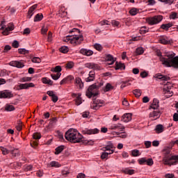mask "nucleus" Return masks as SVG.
<instances>
[{
    "label": "nucleus",
    "instance_id": "nucleus-1",
    "mask_svg": "<svg viewBox=\"0 0 178 178\" xmlns=\"http://www.w3.org/2000/svg\"><path fill=\"white\" fill-rule=\"evenodd\" d=\"M157 59L161 62L162 65H165L167 67H174L178 69V56L175 57V53H172L168 55V58L162 56V52L161 50H156Z\"/></svg>",
    "mask_w": 178,
    "mask_h": 178
},
{
    "label": "nucleus",
    "instance_id": "nucleus-2",
    "mask_svg": "<svg viewBox=\"0 0 178 178\" xmlns=\"http://www.w3.org/2000/svg\"><path fill=\"white\" fill-rule=\"evenodd\" d=\"M163 154L164 155L163 159L164 165H168V166L177 165L178 156H172V147H165L163 150Z\"/></svg>",
    "mask_w": 178,
    "mask_h": 178
},
{
    "label": "nucleus",
    "instance_id": "nucleus-3",
    "mask_svg": "<svg viewBox=\"0 0 178 178\" xmlns=\"http://www.w3.org/2000/svg\"><path fill=\"white\" fill-rule=\"evenodd\" d=\"M65 140L76 144V143H81L83 135L77 131L76 129H70L65 134Z\"/></svg>",
    "mask_w": 178,
    "mask_h": 178
},
{
    "label": "nucleus",
    "instance_id": "nucleus-4",
    "mask_svg": "<svg viewBox=\"0 0 178 178\" xmlns=\"http://www.w3.org/2000/svg\"><path fill=\"white\" fill-rule=\"evenodd\" d=\"M69 33L70 34H73L71 36L70 44L74 47L80 45L84 41V37L80 34V30L78 29L74 28Z\"/></svg>",
    "mask_w": 178,
    "mask_h": 178
},
{
    "label": "nucleus",
    "instance_id": "nucleus-5",
    "mask_svg": "<svg viewBox=\"0 0 178 178\" xmlns=\"http://www.w3.org/2000/svg\"><path fill=\"white\" fill-rule=\"evenodd\" d=\"M86 95L88 98H92V97L98 95V86L96 84L90 86L86 90Z\"/></svg>",
    "mask_w": 178,
    "mask_h": 178
},
{
    "label": "nucleus",
    "instance_id": "nucleus-6",
    "mask_svg": "<svg viewBox=\"0 0 178 178\" xmlns=\"http://www.w3.org/2000/svg\"><path fill=\"white\" fill-rule=\"evenodd\" d=\"M4 24H5V22L3 21L0 22V26H1V30L2 31V34L3 35H9V33H10V31H13L15 27L13 26V25L11 24L7 26L6 28H5V26H3Z\"/></svg>",
    "mask_w": 178,
    "mask_h": 178
},
{
    "label": "nucleus",
    "instance_id": "nucleus-7",
    "mask_svg": "<svg viewBox=\"0 0 178 178\" xmlns=\"http://www.w3.org/2000/svg\"><path fill=\"white\" fill-rule=\"evenodd\" d=\"M102 106H105V102L104 100H96L91 104L90 108L95 111H98Z\"/></svg>",
    "mask_w": 178,
    "mask_h": 178
},
{
    "label": "nucleus",
    "instance_id": "nucleus-8",
    "mask_svg": "<svg viewBox=\"0 0 178 178\" xmlns=\"http://www.w3.org/2000/svg\"><path fill=\"white\" fill-rule=\"evenodd\" d=\"M138 162L139 165H147V166H152L154 165V160L152 159H147L145 157L139 159Z\"/></svg>",
    "mask_w": 178,
    "mask_h": 178
},
{
    "label": "nucleus",
    "instance_id": "nucleus-9",
    "mask_svg": "<svg viewBox=\"0 0 178 178\" xmlns=\"http://www.w3.org/2000/svg\"><path fill=\"white\" fill-rule=\"evenodd\" d=\"M156 99H154L152 103H151L150 106H149V110L152 111L149 113V118H155L156 116Z\"/></svg>",
    "mask_w": 178,
    "mask_h": 178
},
{
    "label": "nucleus",
    "instance_id": "nucleus-10",
    "mask_svg": "<svg viewBox=\"0 0 178 178\" xmlns=\"http://www.w3.org/2000/svg\"><path fill=\"white\" fill-rule=\"evenodd\" d=\"M13 98V93L9 90H4L0 91V99H10Z\"/></svg>",
    "mask_w": 178,
    "mask_h": 178
},
{
    "label": "nucleus",
    "instance_id": "nucleus-11",
    "mask_svg": "<svg viewBox=\"0 0 178 178\" xmlns=\"http://www.w3.org/2000/svg\"><path fill=\"white\" fill-rule=\"evenodd\" d=\"M109 130H119L120 131H123L124 130V126L120 123L118 124H110L108 126Z\"/></svg>",
    "mask_w": 178,
    "mask_h": 178
},
{
    "label": "nucleus",
    "instance_id": "nucleus-12",
    "mask_svg": "<svg viewBox=\"0 0 178 178\" xmlns=\"http://www.w3.org/2000/svg\"><path fill=\"white\" fill-rule=\"evenodd\" d=\"M10 66H13V67H17L18 69H22V67H24V61L23 60H13L9 63Z\"/></svg>",
    "mask_w": 178,
    "mask_h": 178
},
{
    "label": "nucleus",
    "instance_id": "nucleus-13",
    "mask_svg": "<svg viewBox=\"0 0 178 178\" xmlns=\"http://www.w3.org/2000/svg\"><path fill=\"white\" fill-rule=\"evenodd\" d=\"M158 41L160 44H163L164 45H168L171 42L170 39L165 35L159 36L158 38Z\"/></svg>",
    "mask_w": 178,
    "mask_h": 178
},
{
    "label": "nucleus",
    "instance_id": "nucleus-14",
    "mask_svg": "<svg viewBox=\"0 0 178 178\" xmlns=\"http://www.w3.org/2000/svg\"><path fill=\"white\" fill-rule=\"evenodd\" d=\"M72 80H74V76H73V75H69L61 80L60 84V86H63V84H70L72 83Z\"/></svg>",
    "mask_w": 178,
    "mask_h": 178
},
{
    "label": "nucleus",
    "instance_id": "nucleus-15",
    "mask_svg": "<svg viewBox=\"0 0 178 178\" xmlns=\"http://www.w3.org/2000/svg\"><path fill=\"white\" fill-rule=\"evenodd\" d=\"M72 97L76 98L75 99V104L76 105H81L83 104V99H81V93H73Z\"/></svg>",
    "mask_w": 178,
    "mask_h": 178
},
{
    "label": "nucleus",
    "instance_id": "nucleus-16",
    "mask_svg": "<svg viewBox=\"0 0 178 178\" xmlns=\"http://www.w3.org/2000/svg\"><path fill=\"white\" fill-rule=\"evenodd\" d=\"M79 54H81V55H84L85 56H91L92 55H94V51L87 49H81Z\"/></svg>",
    "mask_w": 178,
    "mask_h": 178
},
{
    "label": "nucleus",
    "instance_id": "nucleus-17",
    "mask_svg": "<svg viewBox=\"0 0 178 178\" xmlns=\"http://www.w3.org/2000/svg\"><path fill=\"white\" fill-rule=\"evenodd\" d=\"M103 151H108V154H113L115 152V146L113 143H109L106 147H103Z\"/></svg>",
    "mask_w": 178,
    "mask_h": 178
},
{
    "label": "nucleus",
    "instance_id": "nucleus-18",
    "mask_svg": "<svg viewBox=\"0 0 178 178\" xmlns=\"http://www.w3.org/2000/svg\"><path fill=\"white\" fill-rule=\"evenodd\" d=\"M131 116H133V115L130 113H125L122 116L121 120L125 123H129V122L131 120Z\"/></svg>",
    "mask_w": 178,
    "mask_h": 178
},
{
    "label": "nucleus",
    "instance_id": "nucleus-19",
    "mask_svg": "<svg viewBox=\"0 0 178 178\" xmlns=\"http://www.w3.org/2000/svg\"><path fill=\"white\" fill-rule=\"evenodd\" d=\"M38 6V4H35L32 6L31 8H29V10L28 11V15H27L28 19H31V17L33 16V15H34V10L37 9Z\"/></svg>",
    "mask_w": 178,
    "mask_h": 178
},
{
    "label": "nucleus",
    "instance_id": "nucleus-20",
    "mask_svg": "<svg viewBox=\"0 0 178 178\" xmlns=\"http://www.w3.org/2000/svg\"><path fill=\"white\" fill-rule=\"evenodd\" d=\"M74 84L76 87H79V88L80 89L84 87V83H83V81H81V78L80 77L75 78Z\"/></svg>",
    "mask_w": 178,
    "mask_h": 178
},
{
    "label": "nucleus",
    "instance_id": "nucleus-21",
    "mask_svg": "<svg viewBox=\"0 0 178 178\" xmlns=\"http://www.w3.org/2000/svg\"><path fill=\"white\" fill-rule=\"evenodd\" d=\"M106 60L108 65H113L116 62V58H113V56L108 54L106 56Z\"/></svg>",
    "mask_w": 178,
    "mask_h": 178
},
{
    "label": "nucleus",
    "instance_id": "nucleus-22",
    "mask_svg": "<svg viewBox=\"0 0 178 178\" xmlns=\"http://www.w3.org/2000/svg\"><path fill=\"white\" fill-rule=\"evenodd\" d=\"M47 95L49 97H51V101H53L54 102H58V96H56V95H55V93H54V91L52 90H49L47 92Z\"/></svg>",
    "mask_w": 178,
    "mask_h": 178
},
{
    "label": "nucleus",
    "instance_id": "nucleus-23",
    "mask_svg": "<svg viewBox=\"0 0 178 178\" xmlns=\"http://www.w3.org/2000/svg\"><path fill=\"white\" fill-rule=\"evenodd\" d=\"M84 134H98L99 133V129L95 128L93 129H86L83 131Z\"/></svg>",
    "mask_w": 178,
    "mask_h": 178
},
{
    "label": "nucleus",
    "instance_id": "nucleus-24",
    "mask_svg": "<svg viewBox=\"0 0 178 178\" xmlns=\"http://www.w3.org/2000/svg\"><path fill=\"white\" fill-rule=\"evenodd\" d=\"M129 13L131 16H136V15H138L140 13V8H131L129 10Z\"/></svg>",
    "mask_w": 178,
    "mask_h": 178
},
{
    "label": "nucleus",
    "instance_id": "nucleus-25",
    "mask_svg": "<svg viewBox=\"0 0 178 178\" xmlns=\"http://www.w3.org/2000/svg\"><path fill=\"white\" fill-rule=\"evenodd\" d=\"M163 91L167 98H170L173 95V92L170 91V88L166 86H164Z\"/></svg>",
    "mask_w": 178,
    "mask_h": 178
},
{
    "label": "nucleus",
    "instance_id": "nucleus-26",
    "mask_svg": "<svg viewBox=\"0 0 178 178\" xmlns=\"http://www.w3.org/2000/svg\"><path fill=\"white\" fill-rule=\"evenodd\" d=\"M146 22L150 26H154V24H156V16L147 18Z\"/></svg>",
    "mask_w": 178,
    "mask_h": 178
},
{
    "label": "nucleus",
    "instance_id": "nucleus-27",
    "mask_svg": "<svg viewBox=\"0 0 178 178\" xmlns=\"http://www.w3.org/2000/svg\"><path fill=\"white\" fill-rule=\"evenodd\" d=\"M156 79H158L159 80H161V81H168L170 80V77L166 75L161 74H156Z\"/></svg>",
    "mask_w": 178,
    "mask_h": 178
},
{
    "label": "nucleus",
    "instance_id": "nucleus-28",
    "mask_svg": "<svg viewBox=\"0 0 178 178\" xmlns=\"http://www.w3.org/2000/svg\"><path fill=\"white\" fill-rule=\"evenodd\" d=\"M94 80H95V72L90 71L89 72V76L86 79V81L87 82L94 81Z\"/></svg>",
    "mask_w": 178,
    "mask_h": 178
},
{
    "label": "nucleus",
    "instance_id": "nucleus-29",
    "mask_svg": "<svg viewBox=\"0 0 178 178\" xmlns=\"http://www.w3.org/2000/svg\"><path fill=\"white\" fill-rule=\"evenodd\" d=\"M62 166V164H60L58 161H51L48 165V168H60Z\"/></svg>",
    "mask_w": 178,
    "mask_h": 178
},
{
    "label": "nucleus",
    "instance_id": "nucleus-30",
    "mask_svg": "<svg viewBox=\"0 0 178 178\" xmlns=\"http://www.w3.org/2000/svg\"><path fill=\"white\" fill-rule=\"evenodd\" d=\"M126 69V65H124V63H115V70H124Z\"/></svg>",
    "mask_w": 178,
    "mask_h": 178
},
{
    "label": "nucleus",
    "instance_id": "nucleus-31",
    "mask_svg": "<svg viewBox=\"0 0 178 178\" xmlns=\"http://www.w3.org/2000/svg\"><path fill=\"white\" fill-rule=\"evenodd\" d=\"M109 155H112V154H109V152H103L101 154L100 158L102 161H106L109 159Z\"/></svg>",
    "mask_w": 178,
    "mask_h": 178
},
{
    "label": "nucleus",
    "instance_id": "nucleus-32",
    "mask_svg": "<svg viewBox=\"0 0 178 178\" xmlns=\"http://www.w3.org/2000/svg\"><path fill=\"white\" fill-rule=\"evenodd\" d=\"M86 67H88V69H94V70L98 69V64H95L94 63H88L86 64Z\"/></svg>",
    "mask_w": 178,
    "mask_h": 178
},
{
    "label": "nucleus",
    "instance_id": "nucleus-33",
    "mask_svg": "<svg viewBox=\"0 0 178 178\" xmlns=\"http://www.w3.org/2000/svg\"><path fill=\"white\" fill-rule=\"evenodd\" d=\"M81 143H83L85 145H94V140L84 139L83 138L81 139Z\"/></svg>",
    "mask_w": 178,
    "mask_h": 178
},
{
    "label": "nucleus",
    "instance_id": "nucleus-34",
    "mask_svg": "<svg viewBox=\"0 0 178 178\" xmlns=\"http://www.w3.org/2000/svg\"><path fill=\"white\" fill-rule=\"evenodd\" d=\"M42 83H43V84H49V86H52L54 84V81L47 77L42 79Z\"/></svg>",
    "mask_w": 178,
    "mask_h": 178
},
{
    "label": "nucleus",
    "instance_id": "nucleus-35",
    "mask_svg": "<svg viewBox=\"0 0 178 178\" xmlns=\"http://www.w3.org/2000/svg\"><path fill=\"white\" fill-rule=\"evenodd\" d=\"M165 131V127L162 124L156 125V134H161V133H163Z\"/></svg>",
    "mask_w": 178,
    "mask_h": 178
},
{
    "label": "nucleus",
    "instance_id": "nucleus-36",
    "mask_svg": "<svg viewBox=\"0 0 178 178\" xmlns=\"http://www.w3.org/2000/svg\"><path fill=\"white\" fill-rule=\"evenodd\" d=\"M122 173H124V175H134L135 173V170H131L129 168H124V170H122Z\"/></svg>",
    "mask_w": 178,
    "mask_h": 178
},
{
    "label": "nucleus",
    "instance_id": "nucleus-37",
    "mask_svg": "<svg viewBox=\"0 0 178 178\" xmlns=\"http://www.w3.org/2000/svg\"><path fill=\"white\" fill-rule=\"evenodd\" d=\"M63 149H65V146L63 145L57 147L55 149V155H59V154H60L63 151Z\"/></svg>",
    "mask_w": 178,
    "mask_h": 178
},
{
    "label": "nucleus",
    "instance_id": "nucleus-38",
    "mask_svg": "<svg viewBox=\"0 0 178 178\" xmlns=\"http://www.w3.org/2000/svg\"><path fill=\"white\" fill-rule=\"evenodd\" d=\"M133 94L136 98H140V97H141V94H143V92L140 89H135L133 90Z\"/></svg>",
    "mask_w": 178,
    "mask_h": 178
},
{
    "label": "nucleus",
    "instance_id": "nucleus-39",
    "mask_svg": "<svg viewBox=\"0 0 178 178\" xmlns=\"http://www.w3.org/2000/svg\"><path fill=\"white\" fill-rule=\"evenodd\" d=\"M103 90L104 92H108V91H111V90H113V86L111 83H106Z\"/></svg>",
    "mask_w": 178,
    "mask_h": 178
},
{
    "label": "nucleus",
    "instance_id": "nucleus-40",
    "mask_svg": "<svg viewBox=\"0 0 178 178\" xmlns=\"http://www.w3.org/2000/svg\"><path fill=\"white\" fill-rule=\"evenodd\" d=\"M51 72L54 73H60L62 72V67L60 65H57L55 67L51 68Z\"/></svg>",
    "mask_w": 178,
    "mask_h": 178
},
{
    "label": "nucleus",
    "instance_id": "nucleus-41",
    "mask_svg": "<svg viewBox=\"0 0 178 178\" xmlns=\"http://www.w3.org/2000/svg\"><path fill=\"white\" fill-rule=\"evenodd\" d=\"M5 111H6V112H12V111H15V106L10 104H6L5 106Z\"/></svg>",
    "mask_w": 178,
    "mask_h": 178
},
{
    "label": "nucleus",
    "instance_id": "nucleus-42",
    "mask_svg": "<svg viewBox=\"0 0 178 178\" xmlns=\"http://www.w3.org/2000/svg\"><path fill=\"white\" fill-rule=\"evenodd\" d=\"M156 104H156V118L158 119L159 118H160L163 111H162V110L159 109V104H159V101H157Z\"/></svg>",
    "mask_w": 178,
    "mask_h": 178
},
{
    "label": "nucleus",
    "instance_id": "nucleus-43",
    "mask_svg": "<svg viewBox=\"0 0 178 178\" xmlns=\"http://www.w3.org/2000/svg\"><path fill=\"white\" fill-rule=\"evenodd\" d=\"M141 155V153L140 152V150L138 149H133L131 150V156H140Z\"/></svg>",
    "mask_w": 178,
    "mask_h": 178
},
{
    "label": "nucleus",
    "instance_id": "nucleus-44",
    "mask_svg": "<svg viewBox=\"0 0 178 178\" xmlns=\"http://www.w3.org/2000/svg\"><path fill=\"white\" fill-rule=\"evenodd\" d=\"M44 15L42 14H37L35 17L33 21L34 22H41V19H43Z\"/></svg>",
    "mask_w": 178,
    "mask_h": 178
},
{
    "label": "nucleus",
    "instance_id": "nucleus-45",
    "mask_svg": "<svg viewBox=\"0 0 178 178\" xmlns=\"http://www.w3.org/2000/svg\"><path fill=\"white\" fill-rule=\"evenodd\" d=\"M60 76H62V73L58 72L56 74H51V77L53 79V80H59V79H60Z\"/></svg>",
    "mask_w": 178,
    "mask_h": 178
},
{
    "label": "nucleus",
    "instance_id": "nucleus-46",
    "mask_svg": "<svg viewBox=\"0 0 178 178\" xmlns=\"http://www.w3.org/2000/svg\"><path fill=\"white\" fill-rule=\"evenodd\" d=\"M10 152L13 155V156H19V155H20V152L17 149H14L13 150H11Z\"/></svg>",
    "mask_w": 178,
    "mask_h": 178
},
{
    "label": "nucleus",
    "instance_id": "nucleus-47",
    "mask_svg": "<svg viewBox=\"0 0 178 178\" xmlns=\"http://www.w3.org/2000/svg\"><path fill=\"white\" fill-rule=\"evenodd\" d=\"M93 48L96 49V51H99V52L104 49V47H102V45L100 44L96 43L93 45Z\"/></svg>",
    "mask_w": 178,
    "mask_h": 178
},
{
    "label": "nucleus",
    "instance_id": "nucleus-48",
    "mask_svg": "<svg viewBox=\"0 0 178 178\" xmlns=\"http://www.w3.org/2000/svg\"><path fill=\"white\" fill-rule=\"evenodd\" d=\"M59 51L63 54H67V52H69V47L66 46H63L59 49Z\"/></svg>",
    "mask_w": 178,
    "mask_h": 178
},
{
    "label": "nucleus",
    "instance_id": "nucleus-49",
    "mask_svg": "<svg viewBox=\"0 0 178 178\" xmlns=\"http://www.w3.org/2000/svg\"><path fill=\"white\" fill-rule=\"evenodd\" d=\"M99 24L100 26H110L111 23L107 19H103L102 21H99Z\"/></svg>",
    "mask_w": 178,
    "mask_h": 178
},
{
    "label": "nucleus",
    "instance_id": "nucleus-50",
    "mask_svg": "<svg viewBox=\"0 0 178 178\" xmlns=\"http://www.w3.org/2000/svg\"><path fill=\"white\" fill-rule=\"evenodd\" d=\"M136 55H143L144 54V48L143 47H138L136 49Z\"/></svg>",
    "mask_w": 178,
    "mask_h": 178
},
{
    "label": "nucleus",
    "instance_id": "nucleus-51",
    "mask_svg": "<svg viewBox=\"0 0 178 178\" xmlns=\"http://www.w3.org/2000/svg\"><path fill=\"white\" fill-rule=\"evenodd\" d=\"M172 26H173L172 24V23H168L166 24H162L161 26V28L163 29V30H169V29H170V27H172Z\"/></svg>",
    "mask_w": 178,
    "mask_h": 178
},
{
    "label": "nucleus",
    "instance_id": "nucleus-52",
    "mask_svg": "<svg viewBox=\"0 0 178 178\" xmlns=\"http://www.w3.org/2000/svg\"><path fill=\"white\" fill-rule=\"evenodd\" d=\"M65 67L66 69H73V67H74V63H73V61H68L66 63Z\"/></svg>",
    "mask_w": 178,
    "mask_h": 178
},
{
    "label": "nucleus",
    "instance_id": "nucleus-53",
    "mask_svg": "<svg viewBox=\"0 0 178 178\" xmlns=\"http://www.w3.org/2000/svg\"><path fill=\"white\" fill-rule=\"evenodd\" d=\"M116 135L118 136L120 138H127V134L126 132H116Z\"/></svg>",
    "mask_w": 178,
    "mask_h": 178
},
{
    "label": "nucleus",
    "instance_id": "nucleus-54",
    "mask_svg": "<svg viewBox=\"0 0 178 178\" xmlns=\"http://www.w3.org/2000/svg\"><path fill=\"white\" fill-rule=\"evenodd\" d=\"M18 88H19V90H27V89H29L28 86H27V83H20L18 86Z\"/></svg>",
    "mask_w": 178,
    "mask_h": 178
},
{
    "label": "nucleus",
    "instance_id": "nucleus-55",
    "mask_svg": "<svg viewBox=\"0 0 178 178\" xmlns=\"http://www.w3.org/2000/svg\"><path fill=\"white\" fill-rule=\"evenodd\" d=\"M129 86H131L130 81H123L121 85V88H124V87H129Z\"/></svg>",
    "mask_w": 178,
    "mask_h": 178
},
{
    "label": "nucleus",
    "instance_id": "nucleus-56",
    "mask_svg": "<svg viewBox=\"0 0 178 178\" xmlns=\"http://www.w3.org/2000/svg\"><path fill=\"white\" fill-rule=\"evenodd\" d=\"M0 149H1L3 155H8V154H9L10 152L8 149H6L3 147H0Z\"/></svg>",
    "mask_w": 178,
    "mask_h": 178
},
{
    "label": "nucleus",
    "instance_id": "nucleus-57",
    "mask_svg": "<svg viewBox=\"0 0 178 178\" xmlns=\"http://www.w3.org/2000/svg\"><path fill=\"white\" fill-rule=\"evenodd\" d=\"M148 30H149L148 28H147L146 26H143L140 29V33L145 34V33H148Z\"/></svg>",
    "mask_w": 178,
    "mask_h": 178
},
{
    "label": "nucleus",
    "instance_id": "nucleus-58",
    "mask_svg": "<svg viewBox=\"0 0 178 178\" xmlns=\"http://www.w3.org/2000/svg\"><path fill=\"white\" fill-rule=\"evenodd\" d=\"M23 129V124L21 121H19L17 123V125L16 126V129L17 131H22V129Z\"/></svg>",
    "mask_w": 178,
    "mask_h": 178
},
{
    "label": "nucleus",
    "instance_id": "nucleus-59",
    "mask_svg": "<svg viewBox=\"0 0 178 178\" xmlns=\"http://www.w3.org/2000/svg\"><path fill=\"white\" fill-rule=\"evenodd\" d=\"M111 24L113 27H118V26L120 25V22L119 21L113 19L111 21Z\"/></svg>",
    "mask_w": 178,
    "mask_h": 178
},
{
    "label": "nucleus",
    "instance_id": "nucleus-60",
    "mask_svg": "<svg viewBox=\"0 0 178 178\" xmlns=\"http://www.w3.org/2000/svg\"><path fill=\"white\" fill-rule=\"evenodd\" d=\"M18 52L21 55H26V54H29V51L26 49H19Z\"/></svg>",
    "mask_w": 178,
    "mask_h": 178
},
{
    "label": "nucleus",
    "instance_id": "nucleus-61",
    "mask_svg": "<svg viewBox=\"0 0 178 178\" xmlns=\"http://www.w3.org/2000/svg\"><path fill=\"white\" fill-rule=\"evenodd\" d=\"M31 60L33 63H41V58L39 57H33Z\"/></svg>",
    "mask_w": 178,
    "mask_h": 178
},
{
    "label": "nucleus",
    "instance_id": "nucleus-62",
    "mask_svg": "<svg viewBox=\"0 0 178 178\" xmlns=\"http://www.w3.org/2000/svg\"><path fill=\"white\" fill-rule=\"evenodd\" d=\"M47 33H48V27L47 26H43L41 29V33L43 35H47Z\"/></svg>",
    "mask_w": 178,
    "mask_h": 178
},
{
    "label": "nucleus",
    "instance_id": "nucleus-63",
    "mask_svg": "<svg viewBox=\"0 0 178 178\" xmlns=\"http://www.w3.org/2000/svg\"><path fill=\"white\" fill-rule=\"evenodd\" d=\"M33 138H34V140H40V138H41V134L38 132L33 134Z\"/></svg>",
    "mask_w": 178,
    "mask_h": 178
},
{
    "label": "nucleus",
    "instance_id": "nucleus-64",
    "mask_svg": "<svg viewBox=\"0 0 178 178\" xmlns=\"http://www.w3.org/2000/svg\"><path fill=\"white\" fill-rule=\"evenodd\" d=\"M31 33V30L30 29V28H26L24 30L23 35H29V34H30Z\"/></svg>",
    "mask_w": 178,
    "mask_h": 178
}]
</instances>
